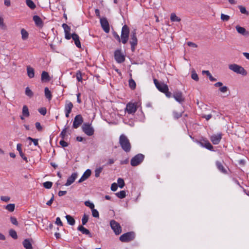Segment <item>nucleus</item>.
<instances>
[{
	"label": "nucleus",
	"mask_w": 249,
	"mask_h": 249,
	"mask_svg": "<svg viewBox=\"0 0 249 249\" xmlns=\"http://www.w3.org/2000/svg\"><path fill=\"white\" fill-rule=\"evenodd\" d=\"M15 204H8L6 206V209L12 212H13L15 210Z\"/></svg>",
	"instance_id": "obj_44"
},
{
	"label": "nucleus",
	"mask_w": 249,
	"mask_h": 249,
	"mask_svg": "<svg viewBox=\"0 0 249 249\" xmlns=\"http://www.w3.org/2000/svg\"><path fill=\"white\" fill-rule=\"evenodd\" d=\"M129 86L132 89H134L136 88V83L135 81L132 79H130L129 80Z\"/></svg>",
	"instance_id": "obj_41"
},
{
	"label": "nucleus",
	"mask_w": 249,
	"mask_h": 249,
	"mask_svg": "<svg viewBox=\"0 0 249 249\" xmlns=\"http://www.w3.org/2000/svg\"><path fill=\"white\" fill-rule=\"evenodd\" d=\"M9 235L13 239H17L18 238V235L17 232L13 229H10L9 231Z\"/></svg>",
	"instance_id": "obj_38"
},
{
	"label": "nucleus",
	"mask_w": 249,
	"mask_h": 249,
	"mask_svg": "<svg viewBox=\"0 0 249 249\" xmlns=\"http://www.w3.org/2000/svg\"><path fill=\"white\" fill-rule=\"evenodd\" d=\"M126 110L129 114L133 113L136 111L137 107L134 103H129L126 105Z\"/></svg>",
	"instance_id": "obj_18"
},
{
	"label": "nucleus",
	"mask_w": 249,
	"mask_h": 249,
	"mask_svg": "<svg viewBox=\"0 0 249 249\" xmlns=\"http://www.w3.org/2000/svg\"><path fill=\"white\" fill-rule=\"evenodd\" d=\"M135 237V234L133 231L127 232L122 234L119 238L122 242H129L132 241Z\"/></svg>",
	"instance_id": "obj_4"
},
{
	"label": "nucleus",
	"mask_w": 249,
	"mask_h": 249,
	"mask_svg": "<svg viewBox=\"0 0 249 249\" xmlns=\"http://www.w3.org/2000/svg\"><path fill=\"white\" fill-rule=\"evenodd\" d=\"M0 28L3 30L6 29V26L4 23L3 18L1 17H0Z\"/></svg>",
	"instance_id": "obj_49"
},
{
	"label": "nucleus",
	"mask_w": 249,
	"mask_h": 249,
	"mask_svg": "<svg viewBox=\"0 0 249 249\" xmlns=\"http://www.w3.org/2000/svg\"><path fill=\"white\" fill-rule=\"evenodd\" d=\"M129 43L131 45V50L133 52H134L135 50V47L137 46L138 43L136 30H134L131 33L130 40Z\"/></svg>",
	"instance_id": "obj_6"
},
{
	"label": "nucleus",
	"mask_w": 249,
	"mask_h": 249,
	"mask_svg": "<svg viewBox=\"0 0 249 249\" xmlns=\"http://www.w3.org/2000/svg\"><path fill=\"white\" fill-rule=\"evenodd\" d=\"M197 142L202 147H205L207 149L213 151V147L207 140L202 139L198 141Z\"/></svg>",
	"instance_id": "obj_11"
},
{
	"label": "nucleus",
	"mask_w": 249,
	"mask_h": 249,
	"mask_svg": "<svg viewBox=\"0 0 249 249\" xmlns=\"http://www.w3.org/2000/svg\"><path fill=\"white\" fill-rule=\"evenodd\" d=\"M22 244L25 249H33L32 245L28 239H25L23 241Z\"/></svg>",
	"instance_id": "obj_29"
},
{
	"label": "nucleus",
	"mask_w": 249,
	"mask_h": 249,
	"mask_svg": "<svg viewBox=\"0 0 249 249\" xmlns=\"http://www.w3.org/2000/svg\"><path fill=\"white\" fill-rule=\"evenodd\" d=\"M22 115L25 117H28L30 116V113L29 111L28 107L27 106L24 105L22 107Z\"/></svg>",
	"instance_id": "obj_32"
},
{
	"label": "nucleus",
	"mask_w": 249,
	"mask_h": 249,
	"mask_svg": "<svg viewBox=\"0 0 249 249\" xmlns=\"http://www.w3.org/2000/svg\"><path fill=\"white\" fill-rule=\"evenodd\" d=\"M85 205L89 207L91 210L94 208V205L93 203L90 202L89 201H86L85 202Z\"/></svg>",
	"instance_id": "obj_51"
},
{
	"label": "nucleus",
	"mask_w": 249,
	"mask_h": 249,
	"mask_svg": "<svg viewBox=\"0 0 249 249\" xmlns=\"http://www.w3.org/2000/svg\"><path fill=\"white\" fill-rule=\"evenodd\" d=\"M76 79L78 81L82 82V74H81V72H80V71H78L76 72Z\"/></svg>",
	"instance_id": "obj_54"
},
{
	"label": "nucleus",
	"mask_w": 249,
	"mask_h": 249,
	"mask_svg": "<svg viewBox=\"0 0 249 249\" xmlns=\"http://www.w3.org/2000/svg\"><path fill=\"white\" fill-rule=\"evenodd\" d=\"M114 58L118 63H122L125 61V56L120 50H117L115 51Z\"/></svg>",
	"instance_id": "obj_10"
},
{
	"label": "nucleus",
	"mask_w": 249,
	"mask_h": 249,
	"mask_svg": "<svg viewBox=\"0 0 249 249\" xmlns=\"http://www.w3.org/2000/svg\"><path fill=\"white\" fill-rule=\"evenodd\" d=\"M110 225L111 229L116 235L120 234L122 232V228L120 224L114 220L110 221Z\"/></svg>",
	"instance_id": "obj_7"
},
{
	"label": "nucleus",
	"mask_w": 249,
	"mask_h": 249,
	"mask_svg": "<svg viewBox=\"0 0 249 249\" xmlns=\"http://www.w3.org/2000/svg\"><path fill=\"white\" fill-rule=\"evenodd\" d=\"M33 19L37 27L39 28H42L43 26V22L42 19L38 16H34L33 17Z\"/></svg>",
	"instance_id": "obj_20"
},
{
	"label": "nucleus",
	"mask_w": 249,
	"mask_h": 249,
	"mask_svg": "<svg viewBox=\"0 0 249 249\" xmlns=\"http://www.w3.org/2000/svg\"><path fill=\"white\" fill-rule=\"evenodd\" d=\"M77 230L80 231L83 234L88 235L89 237H92V235L90 232L83 225H80L78 227Z\"/></svg>",
	"instance_id": "obj_24"
},
{
	"label": "nucleus",
	"mask_w": 249,
	"mask_h": 249,
	"mask_svg": "<svg viewBox=\"0 0 249 249\" xmlns=\"http://www.w3.org/2000/svg\"><path fill=\"white\" fill-rule=\"evenodd\" d=\"M41 79L43 82L49 81L50 80V77L47 72L43 71L41 73Z\"/></svg>",
	"instance_id": "obj_28"
},
{
	"label": "nucleus",
	"mask_w": 249,
	"mask_h": 249,
	"mask_svg": "<svg viewBox=\"0 0 249 249\" xmlns=\"http://www.w3.org/2000/svg\"><path fill=\"white\" fill-rule=\"evenodd\" d=\"M221 138L222 135L221 134H218L212 135L210 138V140L213 144H217L220 142Z\"/></svg>",
	"instance_id": "obj_19"
},
{
	"label": "nucleus",
	"mask_w": 249,
	"mask_h": 249,
	"mask_svg": "<svg viewBox=\"0 0 249 249\" xmlns=\"http://www.w3.org/2000/svg\"><path fill=\"white\" fill-rule=\"evenodd\" d=\"M220 18H221V20H223V21H227L230 18V17L229 16L225 15L224 14H221V17Z\"/></svg>",
	"instance_id": "obj_50"
},
{
	"label": "nucleus",
	"mask_w": 249,
	"mask_h": 249,
	"mask_svg": "<svg viewBox=\"0 0 249 249\" xmlns=\"http://www.w3.org/2000/svg\"><path fill=\"white\" fill-rule=\"evenodd\" d=\"M55 224L60 226H63V223L61 221L60 218L59 217H57L55 221Z\"/></svg>",
	"instance_id": "obj_61"
},
{
	"label": "nucleus",
	"mask_w": 249,
	"mask_h": 249,
	"mask_svg": "<svg viewBox=\"0 0 249 249\" xmlns=\"http://www.w3.org/2000/svg\"><path fill=\"white\" fill-rule=\"evenodd\" d=\"M229 68L237 73L241 74L243 75H246L247 74V71L243 67L236 64L229 65Z\"/></svg>",
	"instance_id": "obj_2"
},
{
	"label": "nucleus",
	"mask_w": 249,
	"mask_h": 249,
	"mask_svg": "<svg viewBox=\"0 0 249 249\" xmlns=\"http://www.w3.org/2000/svg\"><path fill=\"white\" fill-rule=\"evenodd\" d=\"M21 38L23 40H26L29 37V34L28 32L24 29L21 30Z\"/></svg>",
	"instance_id": "obj_30"
},
{
	"label": "nucleus",
	"mask_w": 249,
	"mask_h": 249,
	"mask_svg": "<svg viewBox=\"0 0 249 249\" xmlns=\"http://www.w3.org/2000/svg\"><path fill=\"white\" fill-rule=\"evenodd\" d=\"M129 32V27L126 25H124L122 29L121 40L124 44L128 41Z\"/></svg>",
	"instance_id": "obj_3"
},
{
	"label": "nucleus",
	"mask_w": 249,
	"mask_h": 249,
	"mask_svg": "<svg viewBox=\"0 0 249 249\" xmlns=\"http://www.w3.org/2000/svg\"><path fill=\"white\" fill-rule=\"evenodd\" d=\"M117 182L118 186H119L120 188H123L125 185L124 180L122 178H119L117 180Z\"/></svg>",
	"instance_id": "obj_40"
},
{
	"label": "nucleus",
	"mask_w": 249,
	"mask_h": 249,
	"mask_svg": "<svg viewBox=\"0 0 249 249\" xmlns=\"http://www.w3.org/2000/svg\"><path fill=\"white\" fill-rule=\"evenodd\" d=\"M119 143L122 149L127 153L130 151L131 145L129 140L124 134H122L119 137Z\"/></svg>",
	"instance_id": "obj_1"
},
{
	"label": "nucleus",
	"mask_w": 249,
	"mask_h": 249,
	"mask_svg": "<svg viewBox=\"0 0 249 249\" xmlns=\"http://www.w3.org/2000/svg\"><path fill=\"white\" fill-rule=\"evenodd\" d=\"M173 116L175 119H178L182 116V113H178L177 112L174 111L173 112Z\"/></svg>",
	"instance_id": "obj_56"
},
{
	"label": "nucleus",
	"mask_w": 249,
	"mask_h": 249,
	"mask_svg": "<svg viewBox=\"0 0 249 249\" xmlns=\"http://www.w3.org/2000/svg\"><path fill=\"white\" fill-rule=\"evenodd\" d=\"M38 112L42 115H45L47 113V110L45 107H41L38 109Z\"/></svg>",
	"instance_id": "obj_55"
},
{
	"label": "nucleus",
	"mask_w": 249,
	"mask_h": 249,
	"mask_svg": "<svg viewBox=\"0 0 249 249\" xmlns=\"http://www.w3.org/2000/svg\"><path fill=\"white\" fill-rule=\"evenodd\" d=\"M54 200V196L53 195V194L52 195V197H51V198L50 199V200H49L47 203H46V204L48 206H51Z\"/></svg>",
	"instance_id": "obj_64"
},
{
	"label": "nucleus",
	"mask_w": 249,
	"mask_h": 249,
	"mask_svg": "<svg viewBox=\"0 0 249 249\" xmlns=\"http://www.w3.org/2000/svg\"><path fill=\"white\" fill-rule=\"evenodd\" d=\"M235 29L237 32L242 36L246 37L249 36V32L247 31L245 28L241 27L239 25H236Z\"/></svg>",
	"instance_id": "obj_16"
},
{
	"label": "nucleus",
	"mask_w": 249,
	"mask_h": 249,
	"mask_svg": "<svg viewBox=\"0 0 249 249\" xmlns=\"http://www.w3.org/2000/svg\"><path fill=\"white\" fill-rule=\"evenodd\" d=\"M53 185V183L51 181H46L43 183V186L46 189H50Z\"/></svg>",
	"instance_id": "obj_47"
},
{
	"label": "nucleus",
	"mask_w": 249,
	"mask_h": 249,
	"mask_svg": "<svg viewBox=\"0 0 249 249\" xmlns=\"http://www.w3.org/2000/svg\"><path fill=\"white\" fill-rule=\"evenodd\" d=\"M118 184L116 183H113L111 186V190L112 191H116L118 188Z\"/></svg>",
	"instance_id": "obj_57"
},
{
	"label": "nucleus",
	"mask_w": 249,
	"mask_h": 249,
	"mask_svg": "<svg viewBox=\"0 0 249 249\" xmlns=\"http://www.w3.org/2000/svg\"><path fill=\"white\" fill-rule=\"evenodd\" d=\"M219 90L222 93H225L227 92L228 90V88L227 86H223L220 87Z\"/></svg>",
	"instance_id": "obj_59"
},
{
	"label": "nucleus",
	"mask_w": 249,
	"mask_h": 249,
	"mask_svg": "<svg viewBox=\"0 0 249 249\" xmlns=\"http://www.w3.org/2000/svg\"><path fill=\"white\" fill-rule=\"evenodd\" d=\"M170 19L173 22H179L181 20V19L179 17H177L176 14L174 13H171L170 16Z\"/></svg>",
	"instance_id": "obj_35"
},
{
	"label": "nucleus",
	"mask_w": 249,
	"mask_h": 249,
	"mask_svg": "<svg viewBox=\"0 0 249 249\" xmlns=\"http://www.w3.org/2000/svg\"><path fill=\"white\" fill-rule=\"evenodd\" d=\"M238 8L240 9V12L242 14H244L246 15H249V13L246 9V8L242 5L238 6Z\"/></svg>",
	"instance_id": "obj_43"
},
{
	"label": "nucleus",
	"mask_w": 249,
	"mask_h": 249,
	"mask_svg": "<svg viewBox=\"0 0 249 249\" xmlns=\"http://www.w3.org/2000/svg\"><path fill=\"white\" fill-rule=\"evenodd\" d=\"M154 82L157 88L163 93L169 89L168 86L164 83L159 82L156 79L154 80Z\"/></svg>",
	"instance_id": "obj_9"
},
{
	"label": "nucleus",
	"mask_w": 249,
	"mask_h": 249,
	"mask_svg": "<svg viewBox=\"0 0 249 249\" xmlns=\"http://www.w3.org/2000/svg\"><path fill=\"white\" fill-rule=\"evenodd\" d=\"M73 106L71 102L70 101H67L66 104L65 105V115L66 117H69V114L71 111V109L73 108Z\"/></svg>",
	"instance_id": "obj_15"
},
{
	"label": "nucleus",
	"mask_w": 249,
	"mask_h": 249,
	"mask_svg": "<svg viewBox=\"0 0 249 249\" xmlns=\"http://www.w3.org/2000/svg\"><path fill=\"white\" fill-rule=\"evenodd\" d=\"M113 36L115 38H116L119 42H121V40L119 36L117 34V33L115 32L113 33Z\"/></svg>",
	"instance_id": "obj_62"
},
{
	"label": "nucleus",
	"mask_w": 249,
	"mask_h": 249,
	"mask_svg": "<svg viewBox=\"0 0 249 249\" xmlns=\"http://www.w3.org/2000/svg\"><path fill=\"white\" fill-rule=\"evenodd\" d=\"M144 156L142 154H138L131 160L130 164L132 166H136L143 160Z\"/></svg>",
	"instance_id": "obj_5"
},
{
	"label": "nucleus",
	"mask_w": 249,
	"mask_h": 249,
	"mask_svg": "<svg viewBox=\"0 0 249 249\" xmlns=\"http://www.w3.org/2000/svg\"><path fill=\"white\" fill-rule=\"evenodd\" d=\"M83 122L82 116L80 115H77L74 119L73 123L72 126L74 128H78Z\"/></svg>",
	"instance_id": "obj_13"
},
{
	"label": "nucleus",
	"mask_w": 249,
	"mask_h": 249,
	"mask_svg": "<svg viewBox=\"0 0 249 249\" xmlns=\"http://www.w3.org/2000/svg\"><path fill=\"white\" fill-rule=\"evenodd\" d=\"M173 97L177 102L180 104L185 101V98L183 96L182 93L180 91H175L173 93Z\"/></svg>",
	"instance_id": "obj_14"
},
{
	"label": "nucleus",
	"mask_w": 249,
	"mask_h": 249,
	"mask_svg": "<svg viewBox=\"0 0 249 249\" xmlns=\"http://www.w3.org/2000/svg\"><path fill=\"white\" fill-rule=\"evenodd\" d=\"M100 23L105 32L106 33H109L110 30L109 25L107 18H100Z\"/></svg>",
	"instance_id": "obj_12"
},
{
	"label": "nucleus",
	"mask_w": 249,
	"mask_h": 249,
	"mask_svg": "<svg viewBox=\"0 0 249 249\" xmlns=\"http://www.w3.org/2000/svg\"><path fill=\"white\" fill-rule=\"evenodd\" d=\"M77 177V173H73L71 174V175L67 179V182L65 183V186H69L71 185L75 180Z\"/></svg>",
	"instance_id": "obj_22"
},
{
	"label": "nucleus",
	"mask_w": 249,
	"mask_h": 249,
	"mask_svg": "<svg viewBox=\"0 0 249 249\" xmlns=\"http://www.w3.org/2000/svg\"><path fill=\"white\" fill-rule=\"evenodd\" d=\"M66 218L67 220L68 223L70 225L73 226L75 224V220L71 215H67L66 216Z\"/></svg>",
	"instance_id": "obj_31"
},
{
	"label": "nucleus",
	"mask_w": 249,
	"mask_h": 249,
	"mask_svg": "<svg viewBox=\"0 0 249 249\" xmlns=\"http://www.w3.org/2000/svg\"><path fill=\"white\" fill-rule=\"evenodd\" d=\"M25 95L28 96L30 98H31L34 96V93L29 87H27L25 89Z\"/></svg>",
	"instance_id": "obj_36"
},
{
	"label": "nucleus",
	"mask_w": 249,
	"mask_h": 249,
	"mask_svg": "<svg viewBox=\"0 0 249 249\" xmlns=\"http://www.w3.org/2000/svg\"><path fill=\"white\" fill-rule=\"evenodd\" d=\"M10 221L14 225L18 226V223L17 220V218L15 217L11 216L10 217Z\"/></svg>",
	"instance_id": "obj_53"
},
{
	"label": "nucleus",
	"mask_w": 249,
	"mask_h": 249,
	"mask_svg": "<svg viewBox=\"0 0 249 249\" xmlns=\"http://www.w3.org/2000/svg\"><path fill=\"white\" fill-rule=\"evenodd\" d=\"M0 199L3 201L8 202L10 200V197L7 196H1Z\"/></svg>",
	"instance_id": "obj_63"
},
{
	"label": "nucleus",
	"mask_w": 249,
	"mask_h": 249,
	"mask_svg": "<svg viewBox=\"0 0 249 249\" xmlns=\"http://www.w3.org/2000/svg\"><path fill=\"white\" fill-rule=\"evenodd\" d=\"M91 172L90 169H87L78 180V183H81L87 179L91 175Z\"/></svg>",
	"instance_id": "obj_21"
},
{
	"label": "nucleus",
	"mask_w": 249,
	"mask_h": 249,
	"mask_svg": "<svg viewBox=\"0 0 249 249\" xmlns=\"http://www.w3.org/2000/svg\"><path fill=\"white\" fill-rule=\"evenodd\" d=\"M103 170V167H100L95 170V176L96 178H98L100 176V173Z\"/></svg>",
	"instance_id": "obj_46"
},
{
	"label": "nucleus",
	"mask_w": 249,
	"mask_h": 249,
	"mask_svg": "<svg viewBox=\"0 0 249 249\" xmlns=\"http://www.w3.org/2000/svg\"><path fill=\"white\" fill-rule=\"evenodd\" d=\"M59 144L63 147H65L68 146V143L64 141L63 140H61L59 142Z\"/></svg>",
	"instance_id": "obj_60"
},
{
	"label": "nucleus",
	"mask_w": 249,
	"mask_h": 249,
	"mask_svg": "<svg viewBox=\"0 0 249 249\" xmlns=\"http://www.w3.org/2000/svg\"><path fill=\"white\" fill-rule=\"evenodd\" d=\"M83 131L88 136H91L93 135L94 130L91 124H84L82 127Z\"/></svg>",
	"instance_id": "obj_8"
},
{
	"label": "nucleus",
	"mask_w": 249,
	"mask_h": 249,
	"mask_svg": "<svg viewBox=\"0 0 249 249\" xmlns=\"http://www.w3.org/2000/svg\"><path fill=\"white\" fill-rule=\"evenodd\" d=\"M115 195L119 198H124L126 196V193L125 191L122 190L119 192L116 193Z\"/></svg>",
	"instance_id": "obj_39"
},
{
	"label": "nucleus",
	"mask_w": 249,
	"mask_h": 249,
	"mask_svg": "<svg viewBox=\"0 0 249 249\" xmlns=\"http://www.w3.org/2000/svg\"><path fill=\"white\" fill-rule=\"evenodd\" d=\"M89 220V215H87L86 214H84L83 215L82 218V225H85L86 224V223L88 222Z\"/></svg>",
	"instance_id": "obj_42"
},
{
	"label": "nucleus",
	"mask_w": 249,
	"mask_h": 249,
	"mask_svg": "<svg viewBox=\"0 0 249 249\" xmlns=\"http://www.w3.org/2000/svg\"><path fill=\"white\" fill-rule=\"evenodd\" d=\"M35 125H36V129L38 130V131H42V127L41 126L40 123H39V122L36 123Z\"/></svg>",
	"instance_id": "obj_58"
},
{
	"label": "nucleus",
	"mask_w": 249,
	"mask_h": 249,
	"mask_svg": "<svg viewBox=\"0 0 249 249\" xmlns=\"http://www.w3.org/2000/svg\"><path fill=\"white\" fill-rule=\"evenodd\" d=\"M68 127H65L63 130L61 131L60 134V136L62 138V139H65V137L66 135V133H67V129Z\"/></svg>",
	"instance_id": "obj_52"
},
{
	"label": "nucleus",
	"mask_w": 249,
	"mask_h": 249,
	"mask_svg": "<svg viewBox=\"0 0 249 249\" xmlns=\"http://www.w3.org/2000/svg\"><path fill=\"white\" fill-rule=\"evenodd\" d=\"M45 92V95L46 98H47L48 100H51L52 97V95L51 94V92L48 88L46 87L44 89Z\"/></svg>",
	"instance_id": "obj_34"
},
{
	"label": "nucleus",
	"mask_w": 249,
	"mask_h": 249,
	"mask_svg": "<svg viewBox=\"0 0 249 249\" xmlns=\"http://www.w3.org/2000/svg\"><path fill=\"white\" fill-rule=\"evenodd\" d=\"M62 27L63 28L65 32V38L66 39L69 40L71 38V36L70 33L71 31V28L70 26H69L67 24L63 23L62 24Z\"/></svg>",
	"instance_id": "obj_17"
},
{
	"label": "nucleus",
	"mask_w": 249,
	"mask_h": 249,
	"mask_svg": "<svg viewBox=\"0 0 249 249\" xmlns=\"http://www.w3.org/2000/svg\"><path fill=\"white\" fill-rule=\"evenodd\" d=\"M215 164L217 168L221 172L224 174L227 173V170L223 166V164L221 162L219 161H216Z\"/></svg>",
	"instance_id": "obj_27"
},
{
	"label": "nucleus",
	"mask_w": 249,
	"mask_h": 249,
	"mask_svg": "<svg viewBox=\"0 0 249 249\" xmlns=\"http://www.w3.org/2000/svg\"><path fill=\"white\" fill-rule=\"evenodd\" d=\"M203 74H206L208 77L210 81H216V79L213 77L211 73L209 71H203Z\"/></svg>",
	"instance_id": "obj_37"
},
{
	"label": "nucleus",
	"mask_w": 249,
	"mask_h": 249,
	"mask_svg": "<svg viewBox=\"0 0 249 249\" xmlns=\"http://www.w3.org/2000/svg\"><path fill=\"white\" fill-rule=\"evenodd\" d=\"M71 38L74 41V43L77 47L81 48V43L79 40V37L78 35L75 33L71 34Z\"/></svg>",
	"instance_id": "obj_23"
},
{
	"label": "nucleus",
	"mask_w": 249,
	"mask_h": 249,
	"mask_svg": "<svg viewBox=\"0 0 249 249\" xmlns=\"http://www.w3.org/2000/svg\"><path fill=\"white\" fill-rule=\"evenodd\" d=\"M92 216L96 218H99V214L98 211L94 208L91 209Z\"/></svg>",
	"instance_id": "obj_48"
},
{
	"label": "nucleus",
	"mask_w": 249,
	"mask_h": 249,
	"mask_svg": "<svg viewBox=\"0 0 249 249\" xmlns=\"http://www.w3.org/2000/svg\"><path fill=\"white\" fill-rule=\"evenodd\" d=\"M27 72L28 76L30 78H32L35 77V70L34 68L30 66H27Z\"/></svg>",
	"instance_id": "obj_26"
},
{
	"label": "nucleus",
	"mask_w": 249,
	"mask_h": 249,
	"mask_svg": "<svg viewBox=\"0 0 249 249\" xmlns=\"http://www.w3.org/2000/svg\"><path fill=\"white\" fill-rule=\"evenodd\" d=\"M21 147L22 144L20 143H18L17 146V150L19 152V155L22 158V159L26 161V162H28V161L27 158L25 156L24 154L23 153L22 151Z\"/></svg>",
	"instance_id": "obj_25"
},
{
	"label": "nucleus",
	"mask_w": 249,
	"mask_h": 249,
	"mask_svg": "<svg viewBox=\"0 0 249 249\" xmlns=\"http://www.w3.org/2000/svg\"><path fill=\"white\" fill-rule=\"evenodd\" d=\"M191 77L196 81H198L199 80L198 76L195 71H192Z\"/></svg>",
	"instance_id": "obj_45"
},
{
	"label": "nucleus",
	"mask_w": 249,
	"mask_h": 249,
	"mask_svg": "<svg viewBox=\"0 0 249 249\" xmlns=\"http://www.w3.org/2000/svg\"><path fill=\"white\" fill-rule=\"evenodd\" d=\"M26 4L31 9L33 10L36 7V5L32 0H26Z\"/></svg>",
	"instance_id": "obj_33"
}]
</instances>
